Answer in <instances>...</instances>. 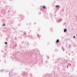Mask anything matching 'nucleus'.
I'll use <instances>...</instances> for the list:
<instances>
[{
  "mask_svg": "<svg viewBox=\"0 0 77 77\" xmlns=\"http://www.w3.org/2000/svg\"><path fill=\"white\" fill-rule=\"evenodd\" d=\"M19 20H20V21H22V20H23V15H19Z\"/></svg>",
  "mask_w": 77,
  "mask_h": 77,
  "instance_id": "1",
  "label": "nucleus"
},
{
  "mask_svg": "<svg viewBox=\"0 0 77 77\" xmlns=\"http://www.w3.org/2000/svg\"><path fill=\"white\" fill-rule=\"evenodd\" d=\"M20 35H23H23H26V32H23L22 31H20ZM21 33H23V35Z\"/></svg>",
  "mask_w": 77,
  "mask_h": 77,
  "instance_id": "2",
  "label": "nucleus"
},
{
  "mask_svg": "<svg viewBox=\"0 0 77 77\" xmlns=\"http://www.w3.org/2000/svg\"><path fill=\"white\" fill-rule=\"evenodd\" d=\"M10 23L11 24H13L14 23V20L12 19L10 20Z\"/></svg>",
  "mask_w": 77,
  "mask_h": 77,
  "instance_id": "3",
  "label": "nucleus"
},
{
  "mask_svg": "<svg viewBox=\"0 0 77 77\" xmlns=\"http://www.w3.org/2000/svg\"><path fill=\"white\" fill-rule=\"evenodd\" d=\"M25 44L26 45H29V43L28 42L26 41Z\"/></svg>",
  "mask_w": 77,
  "mask_h": 77,
  "instance_id": "4",
  "label": "nucleus"
},
{
  "mask_svg": "<svg viewBox=\"0 0 77 77\" xmlns=\"http://www.w3.org/2000/svg\"><path fill=\"white\" fill-rule=\"evenodd\" d=\"M34 50H35V53H38V52H39V50H38L37 49H34Z\"/></svg>",
  "mask_w": 77,
  "mask_h": 77,
  "instance_id": "5",
  "label": "nucleus"
},
{
  "mask_svg": "<svg viewBox=\"0 0 77 77\" xmlns=\"http://www.w3.org/2000/svg\"><path fill=\"white\" fill-rule=\"evenodd\" d=\"M66 31H67V29L66 28H65L64 29V32H66Z\"/></svg>",
  "mask_w": 77,
  "mask_h": 77,
  "instance_id": "6",
  "label": "nucleus"
},
{
  "mask_svg": "<svg viewBox=\"0 0 77 77\" xmlns=\"http://www.w3.org/2000/svg\"><path fill=\"white\" fill-rule=\"evenodd\" d=\"M59 40L57 39L56 42V43H59Z\"/></svg>",
  "mask_w": 77,
  "mask_h": 77,
  "instance_id": "7",
  "label": "nucleus"
},
{
  "mask_svg": "<svg viewBox=\"0 0 77 77\" xmlns=\"http://www.w3.org/2000/svg\"><path fill=\"white\" fill-rule=\"evenodd\" d=\"M37 36L38 38H41V36H40V35H39V34H37Z\"/></svg>",
  "mask_w": 77,
  "mask_h": 77,
  "instance_id": "8",
  "label": "nucleus"
},
{
  "mask_svg": "<svg viewBox=\"0 0 77 77\" xmlns=\"http://www.w3.org/2000/svg\"><path fill=\"white\" fill-rule=\"evenodd\" d=\"M62 19H59L58 21V22H59V23H60V22H61V21H62Z\"/></svg>",
  "mask_w": 77,
  "mask_h": 77,
  "instance_id": "9",
  "label": "nucleus"
},
{
  "mask_svg": "<svg viewBox=\"0 0 77 77\" xmlns=\"http://www.w3.org/2000/svg\"><path fill=\"white\" fill-rule=\"evenodd\" d=\"M56 8H60V6L59 5H57L56 6Z\"/></svg>",
  "mask_w": 77,
  "mask_h": 77,
  "instance_id": "10",
  "label": "nucleus"
},
{
  "mask_svg": "<svg viewBox=\"0 0 77 77\" xmlns=\"http://www.w3.org/2000/svg\"><path fill=\"white\" fill-rule=\"evenodd\" d=\"M68 66H71V64L70 63H68Z\"/></svg>",
  "mask_w": 77,
  "mask_h": 77,
  "instance_id": "11",
  "label": "nucleus"
},
{
  "mask_svg": "<svg viewBox=\"0 0 77 77\" xmlns=\"http://www.w3.org/2000/svg\"><path fill=\"white\" fill-rule=\"evenodd\" d=\"M42 8L44 9H45L46 8L45 6H43Z\"/></svg>",
  "mask_w": 77,
  "mask_h": 77,
  "instance_id": "12",
  "label": "nucleus"
},
{
  "mask_svg": "<svg viewBox=\"0 0 77 77\" xmlns=\"http://www.w3.org/2000/svg\"><path fill=\"white\" fill-rule=\"evenodd\" d=\"M62 50H63V51H64V48H63V47H62Z\"/></svg>",
  "mask_w": 77,
  "mask_h": 77,
  "instance_id": "13",
  "label": "nucleus"
},
{
  "mask_svg": "<svg viewBox=\"0 0 77 77\" xmlns=\"http://www.w3.org/2000/svg\"><path fill=\"white\" fill-rule=\"evenodd\" d=\"M5 25H6V24L3 23V24H2V26H5Z\"/></svg>",
  "mask_w": 77,
  "mask_h": 77,
  "instance_id": "14",
  "label": "nucleus"
},
{
  "mask_svg": "<svg viewBox=\"0 0 77 77\" xmlns=\"http://www.w3.org/2000/svg\"><path fill=\"white\" fill-rule=\"evenodd\" d=\"M62 12H63L64 11V10H63V8H62Z\"/></svg>",
  "mask_w": 77,
  "mask_h": 77,
  "instance_id": "15",
  "label": "nucleus"
},
{
  "mask_svg": "<svg viewBox=\"0 0 77 77\" xmlns=\"http://www.w3.org/2000/svg\"><path fill=\"white\" fill-rule=\"evenodd\" d=\"M47 77V76H46V75H43V77Z\"/></svg>",
  "mask_w": 77,
  "mask_h": 77,
  "instance_id": "16",
  "label": "nucleus"
},
{
  "mask_svg": "<svg viewBox=\"0 0 77 77\" xmlns=\"http://www.w3.org/2000/svg\"><path fill=\"white\" fill-rule=\"evenodd\" d=\"M29 38H32V36L31 35L29 36Z\"/></svg>",
  "mask_w": 77,
  "mask_h": 77,
  "instance_id": "17",
  "label": "nucleus"
},
{
  "mask_svg": "<svg viewBox=\"0 0 77 77\" xmlns=\"http://www.w3.org/2000/svg\"><path fill=\"white\" fill-rule=\"evenodd\" d=\"M5 44H6V45H7V44H8V42H5Z\"/></svg>",
  "mask_w": 77,
  "mask_h": 77,
  "instance_id": "18",
  "label": "nucleus"
},
{
  "mask_svg": "<svg viewBox=\"0 0 77 77\" xmlns=\"http://www.w3.org/2000/svg\"><path fill=\"white\" fill-rule=\"evenodd\" d=\"M0 72H3V71L2 70L1 71H0Z\"/></svg>",
  "mask_w": 77,
  "mask_h": 77,
  "instance_id": "19",
  "label": "nucleus"
},
{
  "mask_svg": "<svg viewBox=\"0 0 77 77\" xmlns=\"http://www.w3.org/2000/svg\"><path fill=\"white\" fill-rule=\"evenodd\" d=\"M4 62L5 63H6V60H4Z\"/></svg>",
  "mask_w": 77,
  "mask_h": 77,
  "instance_id": "20",
  "label": "nucleus"
},
{
  "mask_svg": "<svg viewBox=\"0 0 77 77\" xmlns=\"http://www.w3.org/2000/svg\"><path fill=\"white\" fill-rule=\"evenodd\" d=\"M7 7H8V6H6L5 7V8H6V9H7V8H7Z\"/></svg>",
  "mask_w": 77,
  "mask_h": 77,
  "instance_id": "21",
  "label": "nucleus"
},
{
  "mask_svg": "<svg viewBox=\"0 0 77 77\" xmlns=\"http://www.w3.org/2000/svg\"><path fill=\"white\" fill-rule=\"evenodd\" d=\"M9 1L11 2L12 1H14V0H9Z\"/></svg>",
  "mask_w": 77,
  "mask_h": 77,
  "instance_id": "22",
  "label": "nucleus"
},
{
  "mask_svg": "<svg viewBox=\"0 0 77 77\" xmlns=\"http://www.w3.org/2000/svg\"><path fill=\"white\" fill-rule=\"evenodd\" d=\"M8 13H9V12H10V11H8Z\"/></svg>",
  "mask_w": 77,
  "mask_h": 77,
  "instance_id": "23",
  "label": "nucleus"
},
{
  "mask_svg": "<svg viewBox=\"0 0 77 77\" xmlns=\"http://www.w3.org/2000/svg\"><path fill=\"white\" fill-rule=\"evenodd\" d=\"M75 38V36H73V38Z\"/></svg>",
  "mask_w": 77,
  "mask_h": 77,
  "instance_id": "24",
  "label": "nucleus"
},
{
  "mask_svg": "<svg viewBox=\"0 0 77 77\" xmlns=\"http://www.w3.org/2000/svg\"><path fill=\"white\" fill-rule=\"evenodd\" d=\"M68 67H69V66H67L66 67L67 68H68Z\"/></svg>",
  "mask_w": 77,
  "mask_h": 77,
  "instance_id": "25",
  "label": "nucleus"
},
{
  "mask_svg": "<svg viewBox=\"0 0 77 77\" xmlns=\"http://www.w3.org/2000/svg\"><path fill=\"white\" fill-rule=\"evenodd\" d=\"M10 74H11V72L9 73V75H10Z\"/></svg>",
  "mask_w": 77,
  "mask_h": 77,
  "instance_id": "26",
  "label": "nucleus"
},
{
  "mask_svg": "<svg viewBox=\"0 0 77 77\" xmlns=\"http://www.w3.org/2000/svg\"><path fill=\"white\" fill-rule=\"evenodd\" d=\"M35 45H36V42H35Z\"/></svg>",
  "mask_w": 77,
  "mask_h": 77,
  "instance_id": "27",
  "label": "nucleus"
},
{
  "mask_svg": "<svg viewBox=\"0 0 77 77\" xmlns=\"http://www.w3.org/2000/svg\"><path fill=\"white\" fill-rule=\"evenodd\" d=\"M2 1V0H0V3H1V2Z\"/></svg>",
  "mask_w": 77,
  "mask_h": 77,
  "instance_id": "28",
  "label": "nucleus"
},
{
  "mask_svg": "<svg viewBox=\"0 0 77 77\" xmlns=\"http://www.w3.org/2000/svg\"><path fill=\"white\" fill-rule=\"evenodd\" d=\"M6 41H7V40H8V38H6Z\"/></svg>",
  "mask_w": 77,
  "mask_h": 77,
  "instance_id": "29",
  "label": "nucleus"
},
{
  "mask_svg": "<svg viewBox=\"0 0 77 77\" xmlns=\"http://www.w3.org/2000/svg\"><path fill=\"white\" fill-rule=\"evenodd\" d=\"M69 54V56H70V54Z\"/></svg>",
  "mask_w": 77,
  "mask_h": 77,
  "instance_id": "30",
  "label": "nucleus"
},
{
  "mask_svg": "<svg viewBox=\"0 0 77 77\" xmlns=\"http://www.w3.org/2000/svg\"><path fill=\"white\" fill-rule=\"evenodd\" d=\"M34 24H36V23H34Z\"/></svg>",
  "mask_w": 77,
  "mask_h": 77,
  "instance_id": "31",
  "label": "nucleus"
},
{
  "mask_svg": "<svg viewBox=\"0 0 77 77\" xmlns=\"http://www.w3.org/2000/svg\"><path fill=\"white\" fill-rule=\"evenodd\" d=\"M71 47V46L70 45H69V47Z\"/></svg>",
  "mask_w": 77,
  "mask_h": 77,
  "instance_id": "32",
  "label": "nucleus"
},
{
  "mask_svg": "<svg viewBox=\"0 0 77 77\" xmlns=\"http://www.w3.org/2000/svg\"><path fill=\"white\" fill-rule=\"evenodd\" d=\"M17 45H15V47H17Z\"/></svg>",
  "mask_w": 77,
  "mask_h": 77,
  "instance_id": "33",
  "label": "nucleus"
},
{
  "mask_svg": "<svg viewBox=\"0 0 77 77\" xmlns=\"http://www.w3.org/2000/svg\"><path fill=\"white\" fill-rule=\"evenodd\" d=\"M48 58H49V57H47Z\"/></svg>",
  "mask_w": 77,
  "mask_h": 77,
  "instance_id": "34",
  "label": "nucleus"
},
{
  "mask_svg": "<svg viewBox=\"0 0 77 77\" xmlns=\"http://www.w3.org/2000/svg\"><path fill=\"white\" fill-rule=\"evenodd\" d=\"M0 62H1V60H0Z\"/></svg>",
  "mask_w": 77,
  "mask_h": 77,
  "instance_id": "35",
  "label": "nucleus"
},
{
  "mask_svg": "<svg viewBox=\"0 0 77 77\" xmlns=\"http://www.w3.org/2000/svg\"><path fill=\"white\" fill-rule=\"evenodd\" d=\"M27 24H28L27 23Z\"/></svg>",
  "mask_w": 77,
  "mask_h": 77,
  "instance_id": "36",
  "label": "nucleus"
}]
</instances>
